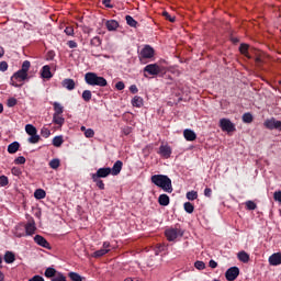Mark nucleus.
<instances>
[{
	"label": "nucleus",
	"mask_w": 281,
	"mask_h": 281,
	"mask_svg": "<svg viewBox=\"0 0 281 281\" xmlns=\"http://www.w3.org/2000/svg\"><path fill=\"white\" fill-rule=\"evenodd\" d=\"M151 183L154 186H157L158 188H161L164 192H168V194H172V180L169 179L166 175H154L150 178Z\"/></svg>",
	"instance_id": "f257e3e1"
},
{
	"label": "nucleus",
	"mask_w": 281,
	"mask_h": 281,
	"mask_svg": "<svg viewBox=\"0 0 281 281\" xmlns=\"http://www.w3.org/2000/svg\"><path fill=\"white\" fill-rule=\"evenodd\" d=\"M85 80L90 87H106V85H109L104 77H100L95 72H87Z\"/></svg>",
	"instance_id": "f03ea898"
},
{
	"label": "nucleus",
	"mask_w": 281,
	"mask_h": 281,
	"mask_svg": "<svg viewBox=\"0 0 281 281\" xmlns=\"http://www.w3.org/2000/svg\"><path fill=\"white\" fill-rule=\"evenodd\" d=\"M149 76H164L166 74V67L158 64H149L144 68V77L148 78Z\"/></svg>",
	"instance_id": "7ed1b4c3"
},
{
	"label": "nucleus",
	"mask_w": 281,
	"mask_h": 281,
	"mask_svg": "<svg viewBox=\"0 0 281 281\" xmlns=\"http://www.w3.org/2000/svg\"><path fill=\"white\" fill-rule=\"evenodd\" d=\"M183 229L180 227H169L165 231V236L169 243H175L177 238H183Z\"/></svg>",
	"instance_id": "20e7f679"
},
{
	"label": "nucleus",
	"mask_w": 281,
	"mask_h": 281,
	"mask_svg": "<svg viewBox=\"0 0 281 281\" xmlns=\"http://www.w3.org/2000/svg\"><path fill=\"white\" fill-rule=\"evenodd\" d=\"M25 80H27V74L20 69L12 75V77L10 79V85L12 87L19 88V87H21V85L19 82H25Z\"/></svg>",
	"instance_id": "39448f33"
},
{
	"label": "nucleus",
	"mask_w": 281,
	"mask_h": 281,
	"mask_svg": "<svg viewBox=\"0 0 281 281\" xmlns=\"http://www.w3.org/2000/svg\"><path fill=\"white\" fill-rule=\"evenodd\" d=\"M155 56V49L150 45H146L138 56L140 63H144V60H148V58H153Z\"/></svg>",
	"instance_id": "423d86ee"
},
{
	"label": "nucleus",
	"mask_w": 281,
	"mask_h": 281,
	"mask_svg": "<svg viewBox=\"0 0 281 281\" xmlns=\"http://www.w3.org/2000/svg\"><path fill=\"white\" fill-rule=\"evenodd\" d=\"M263 126L269 131H281V121L276 120V117L267 119Z\"/></svg>",
	"instance_id": "0eeeda50"
},
{
	"label": "nucleus",
	"mask_w": 281,
	"mask_h": 281,
	"mask_svg": "<svg viewBox=\"0 0 281 281\" xmlns=\"http://www.w3.org/2000/svg\"><path fill=\"white\" fill-rule=\"evenodd\" d=\"M111 175V167H103L99 168L95 173L91 175L92 181H95L97 179H106Z\"/></svg>",
	"instance_id": "6e6552de"
},
{
	"label": "nucleus",
	"mask_w": 281,
	"mask_h": 281,
	"mask_svg": "<svg viewBox=\"0 0 281 281\" xmlns=\"http://www.w3.org/2000/svg\"><path fill=\"white\" fill-rule=\"evenodd\" d=\"M220 127L226 133H234V131H236V126L234 125V123H232L229 119H221Z\"/></svg>",
	"instance_id": "1a4fd4ad"
},
{
	"label": "nucleus",
	"mask_w": 281,
	"mask_h": 281,
	"mask_svg": "<svg viewBox=\"0 0 281 281\" xmlns=\"http://www.w3.org/2000/svg\"><path fill=\"white\" fill-rule=\"evenodd\" d=\"M238 276H240V269H238V267H231L225 272V278L227 281H234L236 278H238Z\"/></svg>",
	"instance_id": "9d476101"
},
{
	"label": "nucleus",
	"mask_w": 281,
	"mask_h": 281,
	"mask_svg": "<svg viewBox=\"0 0 281 281\" xmlns=\"http://www.w3.org/2000/svg\"><path fill=\"white\" fill-rule=\"evenodd\" d=\"M158 155L162 156L164 159H170V155H172V148L169 145H160Z\"/></svg>",
	"instance_id": "9b49d317"
},
{
	"label": "nucleus",
	"mask_w": 281,
	"mask_h": 281,
	"mask_svg": "<svg viewBox=\"0 0 281 281\" xmlns=\"http://www.w3.org/2000/svg\"><path fill=\"white\" fill-rule=\"evenodd\" d=\"M25 233L26 236H34V234H36V222H34V220H31L25 224Z\"/></svg>",
	"instance_id": "f8f14e48"
},
{
	"label": "nucleus",
	"mask_w": 281,
	"mask_h": 281,
	"mask_svg": "<svg viewBox=\"0 0 281 281\" xmlns=\"http://www.w3.org/2000/svg\"><path fill=\"white\" fill-rule=\"evenodd\" d=\"M34 243H36V245H38L40 247H44V249H52V246H49L47 239H45V237L41 235H35Z\"/></svg>",
	"instance_id": "ddd939ff"
},
{
	"label": "nucleus",
	"mask_w": 281,
	"mask_h": 281,
	"mask_svg": "<svg viewBox=\"0 0 281 281\" xmlns=\"http://www.w3.org/2000/svg\"><path fill=\"white\" fill-rule=\"evenodd\" d=\"M41 76L45 80H49V79L54 78V75L52 74V67H49V65L43 66L42 70H41Z\"/></svg>",
	"instance_id": "4468645a"
},
{
	"label": "nucleus",
	"mask_w": 281,
	"mask_h": 281,
	"mask_svg": "<svg viewBox=\"0 0 281 281\" xmlns=\"http://www.w3.org/2000/svg\"><path fill=\"white\" fill-rule=\"evenodd\" d=\"M123 166H124V162H122V160H116L113 167L111 168V175H113V177H117V175L122 172Z\"/></svg>",
	"instance_id": "2eb2a0df"
},
{
	"label": "nucleus",
	"mask_w": 281,
	"mask_h": 281,
	"mask_svg": "<svg viewBox=\"0 0 281 281\" xmlns=\"http://www.w3.org/2000/svg\"><path fill=\"white\" fill-rule=\"evenodd\" d=\"M269 265L272 267H278V265H281V254L274 252L269 257Z\"/></svg>",
	"instance_id": "dca6fc26"
},
{
	"label": "nucleus",
	"mask_w": 281,
	"mask_h": 281,
	"mask_svg": "<svg viewBox=\"0 0 281 281\" xmlns=\"http://www.w3.org/2000/svg\"><path fill=\"white\" fill-rule=\"evenodd\" d=\"M61 87L68 91H74V89H76V81H74V79L66 78L61 81Z\"/></svg>",
	"instance_id": "f3484780"
},
{
	"label": "nucleus",
	"mask_w": 281,
	"mask_h": 281,
	"mask_svg": "<svg viewBox=\"0 0 281 281\" xmlns=\"http://www.w3.org/2000/svg\"><path fill=\"white\" fill-rule=\"evenodd\" d=\"M105 27L109 32H115L120 27V22L115 20H108L105 22Z\"/></svg>",
	"instance_id": "a211bd4d"
},
{
	"label": "nucleus",
	"mask_w": 281,
	"mask_h": 281,
	"mask_svg": "<svg viewBox=\"0 0 281 281\" xmlns=\"http://www.w3.org/2000/svg\"><path fill=\"white\" fill-rule=\"evenodd\" d=\"M239 52H240V54H243V56H245L249 60H251V58H254V56H251V54H249V44H240Z\"/></svg>",
	"instance_id": "6ab92c4d"
},
{
	"label": "nucleus",
	"mask_w": 281,
	"mask_h": 281,
	"mask_svg": "<svg viewBox=\"0 0 281 281\" xmlns=\"http://www.w3.org/2000/svg\"><path fill=\"white\" fill-rule=\"evenodd\" d=\"M183 137L187 139V142H194V139H196V133H194L192 130H184Z\"/></svg>",
	"instance_id": "aec40b11"
},
{
	"label": "nucleus",
	"mask_w": 281,
	"mask_h": 281,
	"mask_svg": "<svg viewBox=\"0 0 281 281\" xmlns=\"http://www.w3.org/2000/svg\"><path fill=\"white\" fill-rule=\"evenodd\" d=\"M158 203L164 207L170 205V196H168V194H165V193L160 194L158 198Z\"/></svg>",
	"instance_id": "412c9836"
},
{
	"label": "nucleus",
	"mask_w": 281,
	"mask_h": 281,
	"mask_svg": "<svg viewBox=\"0 0 281 281\" xmlns=\"http://www.w3.org/2000/svg\"><path fill=\"white\" fill-rule=\"evenodd\" d=\"M132 106H136L137 109H142V106H144V99L139 95H135L132 99Z\"/></svg>",
	"instance_id": "4be33fe9"
},
{
	"label": "nucleus",
	"mask_w": 281,
	"mask_h": 281,
	"mask_svg": "<svg viewBox=\"0 0 281 281\" xmlns=\"http://www.w3.org/2000/svg\"><path fill=\"white\" fill-rule=\"evenodd\" d=\"M19 148H21V144H19V142H13L8 146V153L14 155Z\"/></svg>",
	"instance_id": "5701e85b"
},
{
	"label": "nucleus",
	"mask_w": 281,
	"mask_h": 281,
	"mask_svg": "<svg viewBox=\"0 0 281 281\" xmlns=\"http://www.w3.org/2000/svg\"><path fill=\"white\" fill-rule=\"evenodd\" d=\"M53 108L55 111L54 115H63V113L65 112V108L58 102H54Z\"/></svg>",
	"instance_id": "b1692460"
},
{
	"label": "nucleus",
	"mask_w": 281,
	"mask_h": 281,
	"mask_svg": "<svg viewBox=\"0 0 281 281\" xmlns=\"http://www.w3.org/2000/svg\"><path fill=\"white\" fill-rule=\"evenodd\" d=\"M14 260H16V257L14 256V254L12 251H7L4 254V262H7V265H12V262H14Z\"/></svg>",
	"instance_id": "393cba45"
},
{
	"label": "nucleus",
	"mask_w": 281,
	"mask_h": 281,
	"mask_svg": "<svg viewBox=\"0 0 281 281\" xmlns=\"http://www.w3.org/2000/svg\"><path fill=\"white\" fill-rule=\"evenodd\" d=\"M44 276H45V278H53L54 279L55 277L58 276V271H56V269L49 267L45 270Z\"/></svg>",
	"instance_id": "a878e982"
},
{
	"label": "nucleus",
	"mask_w": 281,
	"mask_h": 281,
	"mask_svg": "<svg viewBox=\"0 0 281 281\" xmlns=\"http://www.w3.org/2000/svg\"><path fill=\"white\" fill-rule=\"evenodd\" d=\"M237 258L240 262H249V254H247L245 250L239 251Z\"/></svg>",
	"instance_id": "bb28decb"
},
{
	"label": "nucleus",
	"mask_w": 281,
	"mask_h": 281,
	"mask_svg": "<svg viewBox=\"0 0 281 281\" xmlns=\"http://www.w3.org/2000/svg\"><path fill=\"white\" fill-rule=\"evenodd\" d=\"M53 122L58 126H63L65 124V117H61L60 114H53Z\"/></svg>",
	"instance_id": "cd10ccee"
},
{
	"label": "nucleus",
	"mask_w": 281,
	"mask_h": 281,
	"mask_svg": "<svg viewBox=\"0 0 281 281\" xmlns=\"http://www.w3.org/2000/svg\"><path fill=\"white\" fill-rule=\"evenodd\" d=\"M125 21H126L127 25H130V27H137V25H138L137 20H135V19H134L133 16H131V15H126V16H125Z\"/></svg>",
	"instance_id": "c85d7f7f"
},
{
	"label": "nucleus",
	"mask_w": 281,
	"mask_h": 281,
	"mask_svg": "<svg viewBox=\"0 0 281 281\" xmlns=\"http://www.w3.org/2000/svg\"><path fill=\"white\" fill-rule=\"evenodd\" d=\"M81 98L83 102H91V98H93V94L91 93V90H85L81 94Z\"/></svg>",
	"instance_id": "c756f323"
},
{
	"label": "nucleus",
	"mask_w": 281,
	"mask_h": 281,
	"mask_svg": "<svg viewBox=\"0 0 281 281\" xmlns=\"http://www.w3.org/2000/svg\"><path fill=\"white\" fill-rule=\"evenodd\" d=\"M64 139H63V136H55L53 138V146H55V148H60V146H63L64 144Z\"/></svg>",
	"instance_id": "7c9ffc66"
},
{
	"label": "nucleus",
	"mask_w": 281,
	"mask_h": 281,
	"mask_svg": "<svg viewBox=\"0 0 281 281\" xmlns=\"http://www.w3.org/2000/svg\"><path fill=\"white\" fill-rule=\"evenodd\" d=\"M34 196L35 199L41 200V199H45V196H47V193L43 189H36L34 192Z\"/></svg>",
	"instance_id": "2f4dec72"
},
{
	"label": "nucleus",
	"mask_w": 281,
	"mask_h": 281,
	"mask_svg": "<svg viewBox=\"0 0 281 281\" xmlns=\"http://www.w3.org/2000/svg\"><path fill=\"white\" fill-rule=\"evenodd\" d=\"M109 251H111V249L101 248V249L93 252V257L94 258H102V256H106V254H109Z\"/></svg>",
	"instance_id": "473e14b6"
},
{
	"label": "nucleus",
	"mask_w": 281,
	"mask_h": 281,
	"mask_svg": "<svg viewBox=\"0 0 281 281\" xmlns=\"http://www.w3.org/2000/svg\"><path fill=\"white\" fill-rule=\"evenodd\" d=\"M49 168H52L53 170H58V168H60V159L58 158H54L49 161Z\"/></svg>",
	"instance_id": "72a5a7b5"
},
{
	"label": "nucleus",
	"mask_w": 281,
	"mask_h": 281,
	"mask_svg": "<svg viewBox=\"0 0 281 281\" xmlns=\"http://www.w3.org/2000/svg\"><path fill=\"white\" fill-rule=\"evenodd\" d=\"M243 122L245 124H251L254 122V115H251V113H244L243 114Z\"/></svg>",
	"instance_id": "f704fd0d"
},
{
	"label": "nucleus",
	"mask_w": 281,
	"mask_h": 281,
	"mask_svg": "<svg viewBox=\"0 0 281 281\" xmlns=\"http://www.w3.org/2000/svg\"><path fill=\"white\" fill-rule=\"evenodd\" d=\"M183 207L187 214H192L194 212V204H192L191 202H186L183 204Z\"/></svg>",
	"instance_id": "c9c22d12"
},
{
	"label": "nucleus",
	"mask_w": 281,
	"mask_h": 281,
	"mask_svg": "<svg viewBox=\"0 0 281 281\" xmlns=\"http://www.w3.org/2000/svg\"><path fill=\"white\" fill-rule=\"evenodd\" d=\"M188 201H196L199 199V193L196 191H189L187 192Z\"/></svg>",
	"instance_id": "e433bc0d"
},
{
	"label": "nucleus",
	"mask_w": 281,
	"mask_h": 281,
	"mask_svg": "<svg viewBox=\"0 0 281 281\" xmlns=\"http://www.w3.org/2000/svg\"><path fill=\"white\" fill-rule=\"evenodd\" d=\"M25 131H26L27 135H36V133H37V130L32 124H26Z\"/></svg>",
	"instance_id": "4c0bfd02"
},
{
	"label": "nucleus",
	"mask_w": 281,
	"mask_h": 281,
	"mask_svg": "<svg viewBox=\"0 0 281 281\" xmlns=\"http://www.w3.org/2000/svg\"><path fill=\"white\" fill-rule=\"evenodd\" d=\"M90 45L92 47H100V45H102V40L99 36H94L91 41H90Z\"/></svg>",
	"instance_id": "58836bf2"
},
{
	"label": "nucleus",
	"mask_w": 281,
	"mask_h": 281,
	"mask_svg": "<svg viewBox=\"0 0 281 281\" xmlns=\"http://www.w3.org/2000/svg\"><path fill=\"white\" fill-rule=\"evenodd\" d=\"M68 278H70L71 281H82V277L78 272H69Z\"/></svg>",
	"instance_id": "ea45409f"
},
{
	"label": "nucleus",
	"mask_w": 281,
	"mask_h": 281,
	"mask_svg": "<svg viewBox=\"0 0 281 281\" xmlns=\"http://www.w3.org/2000/svg\"><path fill=\"white\" fill-rule=\"evenodd\" d=\"M29 144H38L41 142V136L37 134L31 135L27 139Z\"/></svg>",
	"instance_id": "a19ab883"
},
{
	"label": "nucleus",
	"mask_w": 281,
	"mask_h": 281,
	"mask_svg": "<svg viewBox=\"0 0 281 281\" xmlns=\"http://www.w3.org/2000/svg\"><path fill=\"white\" fill-rule=\"evenodd\" d=\"M16 104H19V101L14 97L9 98L7 101V106H9V109H12V106H16Z\"/></svg>",
	"instance_id": "79ce46f5"
},
{
	"label": "nucleus",
	"mask_w": 281,
	"mask_h": 281,
	"mask_svg": "<svg viewBox=\"0 0 281 281\" xmlns=\"http://www.w3.org/2000/svg\"><path fill=\"white\" fill-rule=\"evenodd\" d=\"M30 67H32L30 60H24L20 70L27 74L30 71Z\"/></svg>",
	"instance_id": "37998d69"
},
{
	"label": "nucleus",
	"mask_w": 281,
	"mask_h": 281,
	"mask_svg": "<svg viewBox=\"0 0 281 281\" xmlns=\"http://www.w3.org/2000/svg\"><path fill=\"white\" fill-rule=\"evenodd\" d=\"M162 16H165V19L167 21H169L170 23H175L177 21L176 16L170 15V13H168V11H164L162 12Z\"/></svg>",
	"instance_id": "c03bdc74"
},
{
	"label": "nucleus",
	"mask_w": 281,
	"mask_h": 281,
	"mask_svg": "<svg viewBox=\"0 0 281 281\" xmlns=\"http://www.w3.org/2000/svg\"><path fill=\"white\" fill-rule=\"evenodd\" d=\"M250 52H252V54H256V57H255L256 65L257 66L262 65V58L258 55V50L252 48Z\"/></svg>",
	"instance_id": "a18cd8bd"
},
{
	"label": "nucleus",
	"mask_w": 281,
	"mask_h": 281,
	"mask_svg": "<svg viewBox=\"0 0 281 281\" xmlns=\"http://www.w3.org/2000/svg\"><path fill=\"white\" fill-rule=\"evenodd\" d=\"M50 281H67V277L61 272H58L56 277H54Z\"/></svg>",
	"instance_id": "49530a36"
},
{
	"label": "nucleus",
	"mask_w": 281,
	"mask_h": 281,
	"mask_svg": "<svg viewBox=\"0 0 281 281\" xmlns=\"http://www.w3.org/2000/svg\"><path fill=\"white\" fill-rule=\"evenodd\" d=\"M41 135H42V137H45V139H47V137H49V135H52V132L49 131V128L43 127L41 130Z\"/></svg>",
	"instance_id": "de8ad7c7"
},
{
	"label": "nucleus",
	"mask_w": 281,
	"mask_h": 281,
	"mask_svg": "<svg viewBox=\"0 0 281 281\" xmlns=\"http://www.w3.org/2000/svg\"><path fill=\"white\" fill-rule=\"evenodd\" d=\"M8 183H10V181L8 180V177L7 176H0V187L5 188V186H8Z\"/></svg>",
	"instance_id": "09e8293b"
},
{
	"label": "nucleus",
	"mask_w": 281,
	"mask_h": 281,
	"mask_svg": "<svg viewBox=\"0 0 281 281\" xmlns=\"http://www.w3.org/2000/svg\"><path fill=\"white\" fill-rule=\"evenodd\" d=\"M246 207H247V210L251 211V210H256V207H258V205L256 204V202L249 200L246 202Z\"/></svg>",
	"instance_id": "8fccbe9b"
},
{
	"label": "nucleus",
	"mask_w": 281,
	"mask_h": 281,
	"mask_svg": "<svg viewBox=\"0 0 281 281\" xmlns=\"http://www.w3.org/2000/svg\"><path fill=\"white\" fill-rule=\"evenodd\" d=\"M194 267L199 271H203V269H205V262H203V261H195Z\"/></svg>",
	"instance_id": "3c124183"
},
{
	"label": "nucleus",
	"mask_w": 281,
	"mask_h": 281,
	"mask_svg": "<svg viewBox=\"0 0 281 281\" xmlns=\"http://www.w3.org/2000/svg\"><path fill=\"white\" fill-rule=\"evenodd\" d=\"M92 181L97 184L99 190H104V181L100 180V178H97L95 180Z\"/></svg>",
	"instance_id": "603ef678"
},
{
	"label": "nucleus",
	"mask_w": 281,
	"mask_h": 281,
	"mask_svg": "<svg viewBox=\"0 0 281 281\" xmlns=\"http://www.w3.org/2000/svg\"><path fill=\"white\" fill-rule=\"evenodd\" d=\"M25 157L23 156H19L18 158L14 159V164H16L18 166H23V164H25Z\"/></svg>",
	"instance_id": "864d4df0"
},
{
	"label": "nucleus",
	"mask_w": 281,
	"mask_h": 281,
	"mask_svg": "<svg viewBox=\"0 0 281 281\" xmlns=\"http://www.w3.org/2000/svg\"><path fill=\"white\" fill-rule=\"evenodd\" d=\"M11 172H12V175H14V177H21V175H22L21 168H19V167H13L11 169Z\"/></svg>",
	"instance_id": "5fc2aeb1"
},
{
	"label": "nucleus",
	"mask_w": 281,
	"mask_h": 281,
	"mask_svg": "<svg viewBox=\"0 0 281 281\" xmlns=\"http://www.w3.org/2000/svg\"><path fill=\"white\" fill-rule=\"evenodd\" d=\"M125 87L124 81H117L115 83V89H117V91H124Z\"/></svg>",
	"instance_id": "6e6d98bb"
},
{
	"label": "nucleus",
	"mask_w": 281,
	"mask_h": 281,
	"mask_svg": "<svg viewBox=\"0 0 281 281\" xmlns=\"http://www.w3.org/2000/svg\"><path fill=\"white\" fill-rule=\"evenodd\" d=\"M85 136L88 138L94 137L95 136V132L91 128L86 130L85 132Z\"/></svg>",
	"instance_id": "4d7b16f0"
},
{
	"label": "nucleus",
	"mask_w": 281,
	"mask_h": 281,
	"mask_svg": "<svg viewBox=\"0 0 281 281\" xmlns=\"http://www.w3.org/2000/svg\"><path fill=\"white\" fill-rule=\"evenodd\" d=\"M65 34H66L67 36H74V26H67V27L65 29Z\"/></svg>",
	"instance_id": "13d9d810"
},
{
	"label": "nucleus",
	"mask_w": 281,
	"mask_h": 281,
	"mask_svg": "<svg viewBox=\"0 0 281 281\" xmlns=\"http://www.w3.org/2000/svg\"><path fill=\"white\" fill-rule=\"evenodd\" d=\"M67 45L70 49H76V47H78V43H76V41H68Z\"/></svg>",
	"instance_id": "bf43d9fd"
},
{
	"label": "nucleus",
	"mask_w": 281,
	"mask_h": 281,
	"mask_svg": "<svg viewBox=\"0 0 281 281\" xmlns=\"http://www.w3.org/2000/svg\"><path fill=\"white\" fill-rule=\"evenodd\" d=\"M0 71H8V61L0 63Z\"/></svg>",
	"instance_id": "052dcab7"
},
{
	"label": "nucleus",
	"mask_w": 281,
	"mask_h": 281,
	"mask_svg": "<svg viewBox=\"0 0 281 281\" xmlns=\"http://www.w3.org/2000/svg\"><path fill=\"white\" fill-rule=\"evenodd\" d=\"M209 267H211V269H216V267H218V263L214 259H211L209 261Z\"/></svg>",
	"instance_id": "680f3d73"
},
{
	"label": "nucleus",
	"mask_w": 281,
	"mask_h": 281,
	"mask_svg": "<svg viewBox=\"0 0 281 281\" xmlns=\"http://www.w3.org/2000/svg\"><path fill=\"white\" fill-rule=\"evenodd\" d=\"M29 281H45V279L38 274L32 277Z\"/></svg>",
	"instance_id": "e2e57ef3"
},
{
	"label": "nucleus",
	"mask_w": 281,
	"mask_h": 281,
	"mask_svg": "<svg viewBox=\"0 0 281 281\" xmlns=\"http://www.w3.org/2000/svg\"><path fill=\"white\" fill-rule=\"evenodd\" d=\"M204 196L207 199L212 198V190L210 188L204 189Z\"/></svg>",
	"instance_id": "0e129e2a"
},
{
	"label": "nucleus",
	"mask_w": 281,
	"mask_h": 281,
	"mask_svg": "<svg viewBox=\"0 0 281 281\" xmlns=\"http://www.w3.org/2000/svg\"><path fill=\"white\" fill-rule=\"evenodd\" d=\"M130 91H131V93H138V91H139V89H137V86L136 85H132L131 87H130Z\"/></svg>",
	"instance_id": "69168bd1"
},
{
	"label": "nucleus",
	"mask_w": 281,
	"mask_h": 281,
	"mask_svg": "<svg viewBox=\"0 0 281 281\" xmlns=\"http://www.w3.org/2000/svg\"><path fill=\"white\" fill-rule=\"evenodd\" d=\"M112 0H102V4L105 5V8H113V4H111Z\"/></svg>",
	"instance_id": "338daca9"
},
{
	"label": "nucleus",
	"mask_w": 281,
	"mask_h": 281,
	"mask_svg": "<svg viewBox=\"0 0 281 281\" xmlns=\"http://www.w3.org/2000/svg\"><path fill=\"white\" fill-rule=\"evenodd\" d=\"M131 133H132L131 127H124V128H123V134H125V135H131Z\"/></svg>",
	"instance_id": "774afa93"
}]
</instances>
